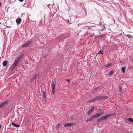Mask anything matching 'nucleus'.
<instances>
[{
    "instance_id": "f257e3e1",
    "label": "nucleus",
    "mask_w": 133,
    "mask_h": 133,
    "mask_svg": "<svg viewBox=\"0 0 133 133\" xmlns=\"http://www.w3.org/2000/svg\"><path fill=\"white\" fill-rule=\"evenodd\" d=\"M116 114L115 113L111 114L106 115L104 116L101 117L97 120V122H99L102 121L107 119L109 117L113 116Z\"/></svg>"
},
{
    "instance_id": "f03ea898",
    "label": "nucleus",
    "mask_w": 133,
    "mask_h": 133,
    "mask_svg": "<svg viewBox=\"0 0 133 133\" xmlns=\"http://www.w3.org/2000/svg\"><path fill=\"white\" fill-rule=\"evenodd\" d=\"M31 44L30 41H28L26 43H25L23 45H22L21 47L23 48L29 46Z\"/></svg>"
},
{
    "instance_id": "7ed1b4c3",
    "label": "nucleus",
    "mask_w": 133,
    "mask_h": 133,
    "mask_svg": "<svg viewBox=\"0 0 133 133\" xmlns=\"http://www.w3.org/2000/svg\"><path fill=\"white\" fill-rule=\"evenodd\" d=\"M18 62L16 60L15 61L13 65L11 68V70H14L15 67L17 65Z\"/></svg>"
},
{
    "instance_id": "20e7f679",
    "label": "nucleus",
    "mask_w": 133,
    "mask_h": 133,
    "mask_svg": "<svg viewBox=\"0 0 133 133\" xmlns=\"http://www.w3.org/2000/svg\"><path fill=\"white\" fill-rule=\"evenodd\" d=\"M103 112H101L99 113H97L95 115H93L94 118H96L98 117H99L101 116V115H102L103 114Z\"/></svg>"
},
{
    "instance_id": "39448f33",
    "label": "nucleus",
    "mask_w": 133,
    "mask_h": 133,
    "mask_svg": "<svg viewBox=\"0 0 133 133\" xmlns=\"http://www.w3.org/2000/svg\"><path fill=\"white\" fill-rule=\"evenodd\" d=\"M55 85L54 83L52 81V93L53 94H54L55 91Z\"/></svg>"
},
{
    "instance_id": "423d86ee",
    "label": "nucleus",
    "mask_w": 133,
    "mask_h": 133,
    "mask_svg": "<svg viewBox=\"0 0 133 133\" xmlns=\"http://www.w3.org/2000/svg\"><path fill=\"white\" fill-rule=\"evenodd\" d=\"M101 99L100 97L97 96L94 99H93L92 100L90 101V102H96L99 99Z\"/></svg>"
},
{
    "instance_id": "0eeeda50",
    "label": "nucleus",
    "mask_w": 133,
    "mask_h": 133,
    "mask_svg": "<svg viewBox=\"0 0 133 133\" xmlns=\"http://www.w3.org/2000/svg\"><path fill=\"white\" fill-rule=\"evenodd\" d=\"M94 106L92 107L91 109L88 111V115H90L94 111Z\"/></svg>"
},
{
    "instance_id": "6e6552de",
    "label": "nucleus",
    "mask_w": 133,
    "mask_h": 133,
    "mask_svg": "<svg viewBox=\"0 0 133 133\" xmlns=\"http://www.w3.org/2000/svg\"><path fill=\"white\" fill-rule=\"evenodd\" d=\"M21 21V18H17L16 19V21L18 25H19L20 24Z\"/></svg>"
},
{
    "instance_id": "1a4fd4ad",
    "label": "nucleus",
    "mask_w": 133,
    "mask_h": 133,
    "mask_svg": "<svg viewBox=\"0 0 133 133\" xmlns=\"http://www.w3.org/2000/svg\"><path fill=\"white\" fill-rule=\"evenodd\" d=\"M8 101H5L4 102H3V103H2V104H1L2 105V106L3 107V106L7 104L8 103Z\"/></svg>"
},
{
    "instance_id": "9d476101",
    "label": "nucleus",
    "mask_w": 133,
    "mask_h": 133,
    "mask_svg": "<svg viewBox=\"0 0 133 133\" xmlns=\"http://www.w3.org/2000/svg\"><path fill=\"white\" fill-rule=\"evenodd\" d=\"M72 123H66L64 125V126L65 127H69L71 126L72 125Z\"/></svg>"
},
{
    "instance_id": "9b49d317",
    "label": "nucleus",
    "mask_w": 133,
    "mask_h": 133,
    "mask_svg": "<svg viewBox=\"0 0 133 133\" xmlns=\"http://www.w3.org/2000/svg\"><path fill=\"white\" fill-rule=\"evenodd\" d=\"M7 62L6 61H5L3 63V65L4 66H6L7 65Z\"/></svg>"
},
{
    "instance_id": "f8f14e48",
    "label": "nucleus",
    "mask_w": 133,
    "mask_h": 133,
    "mask_svg": "<svg viewBox=\"0 0 133 133\" xmlns=\"http://www.w3.org/2000/svg\"><path fill=\"white\" fill-rule=\"evenodd\" d=\"M12 125L13 126H15L17 128H19L20 127V125H19L17 124H15L14 123L12 122Z\"/></svg>"
},
{
    "instance_id": "ddd939ff",
    "label": "nucleus",
    "mask_w": 133,
    "mask_h": 133,
    "mask_svg": "<svg viewBox=\"0 0 133 133\" xmlns=\"http://www.w3.org/2000/svg\"><path fill=\"white\" fill-rule=\"evenodd\" d=\"M101 99H103L107 98L108 97L106 96H103L100 97Z\"/></svg>"
},
{
    "instance_id": "4468645a",
    "label": "nucleus",
    "mask_w": 133,
    "mask_h": 133,
    "mask_svg": "<svg viewBox=\"0 0 133 133\" xmlns=\"http://www.w3.org/2000/svg\"><path fill=\"white\" fill-rule=\"evenodd\" d=\"M128 120L129 122H130L131 123H132L133 122V119L132 118H129L128 119Z\"/></svg>"
},
{
    "instance_id": "2eb2a0df",
    "label": "nucleus",
    "mask_w": 133,
    "mask_h": 133,
    "mask_svg": "<svg viewBox=\"0 0 133 133\" xmlns=\"http://www.w3.org/2000/svg\"><path fill=\"white\" fill-rule=\"evenodd\" d=\"M125 69V67H122L121 68L122 70L123 73H124Z\"/></svg>"
},
{
    "instance_id": "dca6fc26",
    "label": "nucleus",
    "mask_w": 133,
    "mask_h": 133,
    "mask_svg": "<svg viewBox=\"0 0 133 133\" xmlns=\"http://www.w3.org/2000/svg\"><path fill=\"white\" fill-rule=\"evenodd\" d=\"M98 54L103 55V51L101 50H100L98 52Z\"/></svg>"
},
{
    "instance_id": "f3484780",
    "label": "nucleus",
    "mask_w": 133,
    "mask_h": 133,
    "mask_svg": "<svg viewBox=\"0 0 133 133\" xmlns=\"http://www.w3.org/2000/svg\"><path fill=\"white\" fill-rule=\"evenodd\" d=\"M94 118L93 116H91L90 118L89 119V120L91 121Z\"/></svg>"
},
{
    "instance_id": "a211bd4d",
    "label": "nucleus",
    "mask_w": 133,
    "mask_h": 133,
    "mask_svg": "<svg viewBox=\"0 0 133 133\" xmlns=\"http://www.w3.org/2000/svg\"><path fill=\"white\" fill-rule=\"evenodd\" d=\"M113 72L112 71H109V76L111 75L113 73Z\"/></svg>"
},
{
    "instance_id": "6ab92c4d",
    "label": "nucleus",
    "mask_w": 133,
    "mask_h": 133,
    "mask_svg": "<svg viewBox=\"0 0 133 133\" xmlns=\"http://www.w3.org/2000/svg\"><path fill=\"white\" fill-rule=\"evenodd\" d=\"M43 94L44 95V98L45 99L46 98V95L45 92L44 91H43Z\"/></svg>"
},
{
    "instance_id": "aec40b11",
    "label": "nucleus",
    "mask_w": 133,
    "mask_h": 133,
    "mask_svg": "<svg viewBox=\"0 0 133 133\" xmlns=\"http://www.w3.org/2000/svg\"><path fill=\"white\" fill-rule=\"evenodd\" d=\"M21 59L19 57L16 60V61H17L19 62L21 60Z\"/></svg>"
},
{
    "instance_id": "412c9836",
    "label": "nucleus",
    "mask_w": 133,
    "mask_h": 133,
    "mask_svg": "<svg viewBox=\"0 0 133 133\" xmlns=\"http://www.w3.org/2000/svg\"><path fill=\"white\" fill-rule=\"evenodd\" d=\"M24 54H23L22 55H21V56H20L19 57L21 59H22V58L23 57V56H24Z\"/></svg>"
},
{
    "instance_id": "4be33fe9",
    "label": "nucleus",
    "mask_w": 133,
    "mask_h": 133,
    "mask_svg": "<svg viewBox=\"0 0 133 133\" xmlns=\"http://www.w3.org/2000/svg\"><path fill=\"white\" fill-rule=\"evenodd\" d=\"M126 36L130 38V37H132V36L130 35H126Z\"/></svg>"
},
{
    "instance_id": "5701e85b",
    "label": "nucleus",
    "mask_w": 133,
    "mask_h": 133,
    "mask_svg": "<svg viewBox=\"0 0 133 133\" xmlns=\"http://www.w3.org/2000/svg\"><path fill=\"white\" fill-rule=\"evenodd\" d=\"M104 37V35H101V37L102 38H103Z\"/></svg>"
},
{
    "instance_id": "b1692460",
    "label": "nucleus",
    "mask_w": 133,
    "mask_h": 133,
    "mask_svg": "<svg viewBox=\"0 0 133 133\" xmlns=\"http://www.w3.org/2000/svg\"><path fill=\"white\" fill-rule=\"evenodd\" d=\"M60 124H58L57 126H56V127L57 128H58L59 127V125H60Z\"/></svg>"
},
{
    "instance_id": "393cba45",
    "label": "nucleus",
    "mask_w": 133,
    "mask_h": 133,
    "mask_svg": "<svg viewBox=\"0 0 133 133\" xmlns=\"http://www.w3.org/2000/svg\"><path fill=\"white\" fill-rule=\"evenodd\" d=\"M66 80L68 82H70V80L69 79H66Z\"/></svg>"
},
{
    "instance_id": "a878e982",
    "label": "nucleus",
    "mask_w": 133,
    "mask_h": 133,
    "mask_svg": "<svg viewBox=\"0 0 133 133\" xmlns=\"http://www.w3.org/2000/svg\"><path fill=\"white\" fill-rule=\"evenodd\" d=\"M88 121H90V120H89V119H87V120L86 121V122H88Z\"/></svg>"
},
{
    "instance_id": "bb28decb",
    "label": "nucleus",
    "mask_w": 133,
    "mask_h": 133,
    "mask_svg": "<svg viewBox=\"0 0 133 133\" xmlns=\"http://www.w3.org/2000/svg\"><path fill=\"white\" fill-rule=\"evenodd\" d=\"M119 91L122 90V89L120 87H119Z\"/></svg>"
},
{
    "instance_id": "cd10ccee",
    "label": "nucleus",
    "mask_w": 133,
    "mask_h": 133,
    "mask_svg": "<svg viewBox=\"0 0 133 133\" xmlns=\"http://www.w3.org/2000/svg\"><path fill=\"white\" fill-rule=\"evenodd\" d=\"M3 107V106H2V105L1 104L0 105V108H1L2 107Z\"/></svg>"
},
{
    "instance_id": "c85d7f7f",
    "label": "nucleus",
    "mask_w": 133,
    "mask_h": 133,
    "mask_svg": "<svg viewBox=\"0 0 133 133\" xmlns=\"http://www.w3.org/2000/svg\"><path fill=\"white\" fill-rule=\"evenodd\" d=\"M19 1L21 2H22L23 1V0H18Z\"/></svg>"
},
{
    "instance_id": "c756f323",
    "label": "nucleus",
    "mask_w": 133,
    "mask_h": 133,
    "mask_svg": "<svg viewBox=\"0 0 133 133\" xmlns=\"http://www.w3.org/2000/svg\"><path fill=\"white\" fill-rule=\"evenodd\" d=\"M7 27L8 28H11V26H7Z\"/></svg>"
},
{
    "instance_id": "7c9ffc66",
    "label": "nucleus",
    "mask_w": 133,
    "mask_h": 133,
    "mask_svg": "<svg viewBox=\"0 0 133 133\" xmlns=\"http://www.w3.org/2000/svg\"><path fill=\"white\" fill-rule=\"evenodd\" d=\"M25 13H23L22 14V16L23 15H24L25 14Z\"/></svg>"
},
{
    "instance_id": "2f4dec72",
    "label": "nucleus",
    "mask_w": 133,
    "mask_h": 133,
    "mask_svg": "<svg viewBox=\"0 0 133 133\" xmlns=\"http://www.w3.org/2000/svg\"><path fill=\"white\" fill-rule=\"evenodd\" d=\"M2 5V3L1 2H0V7Z\"/></svg>"
},
{
    "instance_id": "473e14b6",
    "label": "nucleus",
    "mask_w": 133,
    "mask_h": 133,
    "mask_svg": "<svg viewBox=\"0 0 133 133\" xmlns=\"http://www.w3.org/2000/svg\"><path fill=\"white\" fill-rule=\"evenodd\" d=\"M111 65V64H109V65H108V66H110Z\"/></svg>"
},
{
    "instance_id": "72a5a7b5",
    "label": "nucleus",
    "mask_w": 133,
    "mask_h": 133,
    "mask_svg": "<svg viewBox=\"0 0 133 133\" xmlns=\"http://www.w3.org/2000/svg\"><path fill=\"white\" fill-rule=\"evenodd\" d=\"M132 62H133V61H132Z\"/></svg>"
}]
</instances>
